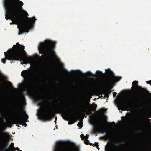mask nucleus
Wrapping results in <instances>:
<instances>
[{"label":"nucleus","instance_id":"obj_39","mask_svg":"<svg viewBox=\"0 0 151 151\" xmlns=\"http://www.w3.org/2000/svg\"><path fill=\"white\" fill-rule=\"evenodd\" d=\"M149 130L150 132H151V129H149Z\"/></svg>","mask_w":151,"mask_h":151},{"label":"nucleus","instance_id":"obj_45","mask_svg":"<svg viewBox=\"0 0 151 151\" xmlns=\"http://www.w3.org/2000/svg\"><path fill=\"white\" fill-rule=\"evenodd\" d=\"M55 122H56V120H55Z\"/></svg>","mask_w":151,"mask_h":151},{"label":"nucleus","instance_id":"obj_29","mask_svg":"<svg viewBox=\"0 0 151 151\" xmlns=\"http://www.w3.org/2000/svg\"><path fill=\"white\" fill-rule=\"evenodd\" d=\"M86 137H85V139H87L88 138H89V135H88V134H87L86 136H85Z\"/></svg>","mask_w":151,"mask_h":151},{"label":"nucleus","instance_id":"obj_14","mask_svg":"<svg viewBox=\"0 0 151 151\" xmlns=\"http://www.w3.org/2000/svg\"><path fill=\"white\" fill-rule=\"evenodd\" d=\"M78 147L76 145L72 146H65L62 147L60 151H78Z\"/></svg>","mask_w":151,"mask_h":151},{"label":"nucleus","instance_id":"obj_32","mask_svg":"<svg viewBox=\"0 0 151 151\" xmlns=\"http://www.w3.org/2000/svg\"><path fill=\"white\" fill-rule=\"evenodd\" d=\"M66 73H67L68 75H69L70 74V73L67 70L66 71Z\"/></svg>","mask_w":151,"mask_h":151},{"label":"nucleus","instance_id":"obj_36","mask_svg":"<svg viewBox=\"0 0 151 151\" xmlns=\"http://www.w3.org/2000/svg\"><path fill=\"white\" fill-rule=\"evenodd\" d=\"M101 112H103V110L102 109H101Z\"/></svg>","mask_w":151,"mask_h":151},{"label":"nucleus","instance_id":"obj_35","mask_svg":"<svg viewBox=\"0 0 151 151\" xmlns=\"http://www.w3.org/2000/svg\"><path fill=\"white\" fill-rule=\"evenodd\" d=\"M147 120L148 121H149L150 120V119H148V118L147 119Z\"/></svg>","mask_w":151,"mask_h":151},{"label":"nucleus","instance_id":"obj_23","mask_svg":"<svg viewBox=\"0 0 151 151\" xmlns=\"http://www.w3.org/2000/svg\"><path fill=\"white\" fill-rule=\"evenodd\" d=\"M98 142L96 143L95 142V143L93 144V145H94L95 146H96L97 148L98 149V150H99V148L98 147Z\"/></svg>","mask_w":151,"mask_h":151},{"label":"nucleus","instance_id":"obj_4","mask_svg":"<svg viewBox=\"0 0 151 151\" xmlns=\"http://www.w3.org/2000/svg\"><path fill=\"white\" fill-rule=\"evenodd\" d=\"M19 106L16 104L14 105H10V106H4L3 109L6 113L10 114H13L16 117L13 120V123L17 124L19 127V124L23 125L26 127L27 125L26 123V120L28 119V116L27 114H25V118L22 116V114L25 113V111H23L22 110H19Z\"/></svg>","mask_w":151,"mask_h":151},{"label":"nucleus","instance_id":"obj_26","mask_svg":"<svg viewBox=\"0 0 151 151\" xmlns=\"http://www.w3.org/2000/svg\"><path fill=\"white\" fill-rule=\"evenodd\" d=\"M97 72V74L99 76L101 74H103V73L101 72L98 71Z\"/></svg>","mask_w":151,"mask_h":151},{"label":"nucleus","instance_id":"obj_10","mask_svg":"<svg viewBox=\"0 0 151 151\" xmlns=\"http://www.w3.org/2000/svg\"><path fill=\"white\" fill-rule=\"evenodd\" d=\"M134 101L135 105L139 107H141L142 103H149L150 104L148 105L147 107L149 109L151 110V100L144 95L136 96Z\"/></svg>","mask_w":151,"mask_h":151},{"label":"nucleus","instance_id":"obj_7","mask_svg":"<svg viewBox=\"0 0 151 151\" xmlns=\"http://www.w3.org/2000/svg\"><path fill=\"white\" fill-rule=\"evenodd\" d=\"M60 107V111L61 113L66 116H68L69 118L71 119L70 121L68 122V124L70 125L74 123L77 118V115L75 113H72L71 115L68 116L67 111H71L73 108L69 105H61Z\"/></svg>","mask_w":151,"mask_h":151},{"label":"nucleus","instance_id":"obj_27","mask_svg":"<svg viewBox=\"0 0 151 151\" xmlns=\"http://www.w3.org/2000/svg\"><path fill=\"white\" fill-rule=\"evenodd\" d=\"M113 96L114 97H115L117 95V93L116 92H113Z\"/></svg>","mask_w":151,"mask_h":151},{"label":"nucleus","instance_id":"obj_6","mask_svg":"<svg viewBox=\"0 0 151 151\" xmlns=\"http://www.w3.org/2000/svg\"><path fill=\"white\" fill-rule=\"evenodd\" d=\"M26 79L24 84V87L25 90L28 93H31L32 92L33 87L32 85V76L29 71L23 70L21 75Z\"/></svg>","mask_w":151,"mask_h":151},{"label":"nucleus","instance_id":"obj_25","mask_svg":"<svg viewBox=\"0 0 151 151\" xmlns=\"http://www.w3.org/2000/svg\"><path fill=\"white\" fill-rule=\"evenodd\" d=\"M1 61L3 63H5L6 62V59L4 58L2 59Z\"/></svg>","mask_w":151,"mask_h":151},{"label":"nucleus","instance_id":"obj_2","mask_svg":"<svg viewBox=\"0 0 151 151\" xmlns=\"http://www.w3.org/2000/svg\"><path fill=\"white\" fill-rule=\"evenodd\" d=\"M25 47L17 42L14 45L12 48L10 49L7 53L4 52L6 59L9 60H20L21 64L29 63L31 59L27 56L24 50Z\"/></svg>","mask_w":151,"mask_h":151},{"label":"nucleus","instance_id":"obj_22","mask_svg":"<svg viewBox=\"0 0 151 151\" xmlns=\"http://www.w3.org/2000/svg\"><path fill=\"white\" fill-rule=\"evenodd\" d=\"M80 137L82 140L85 139L86 137L83 134L81 135Z\"/></svg>","mask_w":151,"mask_h":151},{"label":"nucleus","instance_id":"obj_42","mask_svg":"<svg viewBox=\"0 0 151 151\" xmlns=\"http://www.w3.org/2000/svg\"><path fill=\"white\" fill-rule=\"evenodd\" d=\"M106 122L107 123H108V122H107V121H106Z\"/></svg>","mask_w":151,"mask_h":151},{"label":"nucleus","instance_id":"obj_18","mask_svg":"<svg viewBox=\"0 0 151 151\" xmlns=\"http://www.w3.org/2000/svg\"><path fill=\"white\" fill-rule=\"evenodd\" d=\"M119 106L121 108L120 109L122 110H123V109H124L126 107L125 105L122 102H121L119 103Z\"/></svg>","mask_w":151,"mask_h":151},{"label":"nucleus","instance_id":"obj_34","mask_svg":"<svg viewBox=\"0 0 151 151\" xmlns=\"http://www.w3.org/2000/svg\"><path fill=\"white\" fill-rule=\"evenodd\" d=\"M112 124H115V122H112Z\"/></svg>","mask_w":151,"mask_h":151},{"label":"nucleus","instance_id":"obj_15","mask_svg":"<svg viewBox=\"0 0 151 151\" xmlns=\"http://www.w3.org/2000/svg\"><path fill=\"white\" fill-rule=\"evenodd\" d=\"M148 150L150 149L151 151V133L149 135V137L147 139L146 147Z\"/></svg>","mask_w":151,"mask_h":151},{"label":"nucleus","instance_id":"obj_11","mask_svg":"<svg viewBox=\"0 0 151 151\" xmlns=\"http://www.w3.org/2000/svg\"><path fill=\"white\" fill-rule=\"evenodd\" d=\"M47 111L45 112L43 115H41L40 118L44 120L51 121L52 118L54 117V111L50 108L47 109Z\"/></svg>","mask_w":151,"mask_h":151},{"label":"nucleus","instance_id":"obj_19","mask_svg":"<svg viewBox=\"0 0 151 151\" xmlns=\"http://www.w3.org/2000/svg\"><path fill=\"white\" fill-rule=\"evenodd\" d=\"M35 100L36 102H43V101H41L40 97L39 96L37 97Z\"/></svg>","mask_w":151,"mask_h":151},{"label":"nucleus","instance_id":"obj_44","mask_svg":"<svg viewBox=\"0 0 151 151\" xmlns=\"http://www.w3.org/2000/svg\"><path fill=\"white\" fill-rule=\"evenodd\" d=\"M9 83H11V82H9Z\"/></svg>","mask_w":151,"mask_h":151},{"label":"nucleus","instance_id":"obj_8","mask_svg":"<svg viewBox=\"0 0 151 151\" xmlns=\"http://www.w3.org/2000/svg\"><path fill=\"white\" fill-rule=\"evenodd\" d=\"M1 137L3 138V141L0 142V151H15L12 148L9 147L7 149L8 146V141L11 139L10 136L6 133H3Z\"/></svg>","mask_w":151,"mask_h":151},{"label":"nucleus","instance_id":"obj_17","mask_svg":"<svg viewBox=\"0 0 151 151\" xmlns=\"http://www.w3.org/2000/svg\"><path fill=\"white\" fill-rule=\"evenodd\" d=\"M111 135V134L110 133H107L106 135L105 136H101L99 137L100 139L106 140V137H110Z\"/></svg>","mask_w":151,"mask_h":151},{"label":"nucleus","instance_id":"obj_3","mask_svg":"<svg viewBox=\"0 0 151 151\" xmlns=\"http://www.w3.org/2000/svg\"><path fill=\"white\" fill-rule=\"evenodd\" d=\"M56 42L50 40H46L44 42H41L39 46L38 49L40 54H43L40 58L42 60L46 59L51 61L56 56L54 51Z\"/></svg>","mask_w":151,"mask_h":151},{"label":"nucleus","instance_id":"obj_12","mask_svg":"<svg viewBox=\"0 0 151 151\" xmlns=\"http://www.w3.org/2000/svg\"><path fill=\"white\" fill-rule=\"evenodd\" d=\"M104 123L103 122H100L99 124L94 127L93 130V134H96L99 132L103 133L105 131V127Z\"/></svg>","mask_w":151,"mask_h":151},{"label":"nucleus","instance_id":"obj_21","mask_svg":"<svg viewBox=\"0 0 151 151\" xmlns=\"http://www.w3.org/2000/svg\"><path fill=\"white\" fill-rule=\"evenodd\" d=\"M84 143L86 145H88L89 144V141L87 139H85L84 141Z\"/></svg>","mask_w":151,"mask_h":151},{"label":"nucleus","instance_id":"obj_37","mask_svg":"<svg viewBox=\"0 0 151 151\" xmlns=\"http://www.w3.org/2000/svg\"><path fill=\"white\" fill-rule=\"evenodd\" d=\"M149 123L150 125L151 126V122H149Z\"/></svg>","mask_w":151,"mask_h":151},{"label":"nucleus","instance_id":"obj_31","mask_svg":"<svg viewBox=\"0 0 151 151\" xmlns=\"http://www.w3.org/2000/svg\"><path fill=\"white\" fill-rule=\"evenodd\" d=\"M18 150V151H22V150H20L19 148H18L17 147V148H15V149H14V150Z\"/></svg>","mask_w":151,"mask_h":151},{"label":"nucleus","instance_id":"obj_30","mask_svg":"<svg viewBox=\"0 0 151 151\" xmlns=\"http://www.w3.org/2000/svg\"><path fill=\"white\" fill-rule=\"evenodd\" d=\"M81 123L80 122H79L77 124V125L78 127H80V126L81 125Z\"/></svg>","mask_w":151,"mask_h":151},{"label":"nucleus","instance_id":"obj_43","mask_svg":"<svg viewBox=\"0 0 151 151\" xmlns=\"http://www.w3.org/2000/svg\"><path fill=\"white\" fill-rule=\"evenodd\" d=\"M10 127H11V125H10Z\"/></svg>","mask_w":151,"mask_h":151},{"label":"nucleus","instance_id":"obj_28","mask_svg":"<svg viewBox=\"0 0 151 151\" xmlns=\"http://www.w3.org/2000/svg\"><path fill=\"white\" fill-rule=\"evenodd\" d=\"M147 84H149L151 85V80L146 82Z\"/></svg>","mask_w":151,"mask_h":151},{"label":"nucleus","instance_id":"obj_16","mask_svg":"<svg viewBox=\"0 0 151 151\" xmlns=\"http://www.w3.org/2000/svg\"><path fill=\"white\" fill-rule=\"evenodd\" d=\"M145 121L144 120L140 119L138 121L136 125L139 127H143L145 126Z\"/></svg>","mask_w":151,"mask_h":151},{"label":"nucleus","instance_id":"obj_24","mask_svg":"<svg viewBox=\"0 0 151 151\" xmlns=\"http://www.w3.org/2000/svg\"><path fill=\"white\" fill-rule=\"evenodd\" d=\"M40 107L42 108V109H43L45 107V106L42 105L41 104H40Z\"/></svg>","mask_w":151,"mask_h":151},{"label":"nucleus","instance_id":"obj_5","mask_svg":"<svg viewBox=\"0 0 151 151\" xmlns=\"http://www.w3.org/2000/svg\"><path fill=\"white\" fill-rule=\"evenodd\" d=\"M106 71L107 73L106 74V78L104 82L105 85L109 87V90L105 92V96L106 98L109 97V95L111 92V90L112 89L115 82H116L121 78V77L115 76L114 73L110 69H109Z\"/></svg>","mask_w":151,"mask_h":151},{"label":"nucleus","instance_id":"obj_13","mask_svg":"<svg viewBox=\"0 0 151 151\" xmlns=\"http://www.w3.org/2000/svg\"><path fill=\"white\" fill-rule=\"evenodd\" d=\"M138 82L137 81H135L132 82V86L131 87V89L134 91L137 90H139L142 91L145 94H148L149 93L148 91L145 88H142L140 86H138Z\"/></svg>","mask_w":151,"mask_h":151},{"label":"nucleus","instance_id":"obj_40","mask_svg":"<svg viewBox=\"0 0 151 151\" xmlns=\"http://www.w3.org/2000/svg\"><path fill=\"white\" fill-rule=\"evenodd\" d=\"M106 151H108V150H107L106 149Z\"/></svg>","mask_w":151,"mask_h":151},{"label":"nucleus","instance_id":"obj_33","mask_svg":"<svg viewBox=\"0 0 151 151\" xmlns=\"http://www.w3.org/2000/svg\"><path fill=\"white\" fill-rule=\"evenodd\" d=\"M89 144L91 146H92V145H93V144L92 143H89Z\"/></svg>","mask_w":151,"mask_h":151},{"label":"nucleus","instance_id":"obj_41","mask_svg":"<svg viewBox=\"0 0 151 151\" xmlns=\"http://www.w3.org/2000/svg\"><path fill=\"white\" fill-rule=\"evenodd\" d=\"M122 145V144H120V145H119L120 146H121V145Z\"/></svg>","mask_w":151,"mask_h":151},{"label":"nucleus","instance_id":"obj_9","mask_svg":"<svg viewBox=\"0 0 151 151\" xmlns=\"http://www.w3.org/2000/svg\"><path fill=\"white\" fill-rule=\"evenodd\" d=\"M93 106L89 104V106L87 107V105L83 102L82 103L81 105V114L83 116L89 115L93 114L92 111H94L96 110V108L97 106L96 104H94Z\"/></svg>","mask_w":151,"mask_h":151},{"label":"nucleus","instance_id":"obj_38","mask_svg":"<svg viewBox=\"0 0 151 151\" xmlns=\"http://www.w3.org/2000/svg\"><path fill=\"white\" fill-rule=\"evenodd\" d=\"M63 118L64 119H65V118L64 117H63Z\"/></svg>","mask_w":151,"mask_h":151},{"label":"nucleus","instance_id":"obj_1","mask_svg":"<svg viewBox=\"0 0 151 151\" xmlns=\"http://www.w3.org/2000/svg\"><path fill=\"white\" fill-rule=\"evenodd\" d=\"M2 2L6 13L5 19L12 21L10 24L18 25L19 35L28 32L34 26L37 19L35 17H27L29 15L27 12L22 9L23 2L20 0H3Z\"/></svg>","mask_w":151,"mask_h":151},{"label":"nucleus","instance_id":"obj_20","mask_svg":"<svg viewBox=\"0 0 151 151\" xmlns=\"http://www.w3.org/2000/svg\"><path fill=\"white\" fill-rule=\"evenodd\" d=\"M14 144L13 143H12L10 145V147H10L11 148V147H12L13 149L14 150L15 149V148L14 147Z\"/></svg>","mask_w":151,"mask_h":151}]
</instances>
